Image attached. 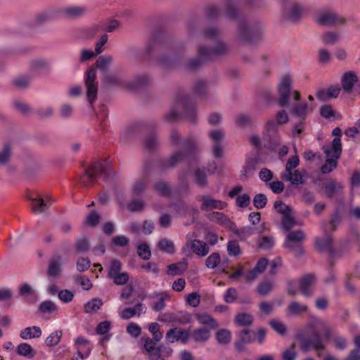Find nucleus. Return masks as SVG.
I'll list each match as a JSON object with an SVG mask.
<instances>
[{
  "label": "nucleus",
  "mask_w": 360,
  "mask_h": 360,
  "mask_svg": "<svg viewBox=\"0 0 360 360\" xmlns=\"http://www.w3.org/2000/svg\"><path fill=\"white\" fill-rule=\"evenodd\" d=\"M179 45L169 40L162 32H155L148 41L145 48L130 51L133 58L151 62L154 58L157 64L164 68H172L179 62Z\"/></svg>",
  "instance_id": "1"
},
{
  "label": "nucleus",
  "mask_w": 360,
  "mask_h": 360,
  "mask_svg": "<svg viewBox=\"0 0 360 360\" xmlns=\"http://www.w3.org/2000/svg\"><path fill=\"white\" fill-rule=\"evenodd\" d=\"M206 17L215 19L222 15L229 20H236L238 22V35L243 42H255L262 34V25L258 21L248 20L236 4L235 0H226L225 8L223 11L214 5L210 4L205 9Z\"/></svg>",
  "instance_id": "2"
},
{
  "label": "nucleus",
  "mask_w": 360,
  "mask_h": 360,
  "mask_svg": "<svg viewBox=\"0 0 360 360\" xmlns=\"http://www.w3.org/2000/svg\"><path fill=\"white\" fill-rule=\"evenodd\" d=\"M342 217V212L338 210L331 217L330 221L326 225H323V230L326 232V234L322 237H318L315 240V245L318 250L320 251H328L330 255L335 257L336 256H340L345 250L349 247H354L358 250H360V235L356 231H353L348 240L343 242L340 247V250L336 251L333 246V240L330 234L327 232L329 231L335 230L338 224L340 223Z\"/></svg>",
  "instance_id": "3"
},
{
  "label": "nucleus",
  "mask_w": 360,
  "mask_h": 360,
  "mask_svg": "<svg viewBox=\"0 0 360 360\" xmlns=\"http://www.w3.org/2000/svg\"><path fill=\"white\" fill-rule=\"evenodd\" d=\"M170 140L172 146L180 148V150L174 153L169 158L160 160L156 167L160 170H165L174 167L179 162L186 160L189 162L198 161V151L195 140L193 136L182 139L176 131H172Z\"/></svg>",
  "instance_id": "4"
},
{
  "label": "nucleus",
  "mask_w": 360,
  "mask_h": 360,
  "mask_svg": "<svg viewBox=\"0 0 360 360\" xmlns=\"http://www.w3.org/2000/svg\"><path fill=\"white\" fill-rule=\"evenodd\" d=\"M292 79L289 75L283 77L278 85V96L277 103L281 107H287L290 113L300 120H304L307 117L309 109L305 101L299 102L295 104H290V98L295 102L300 101V94L297 91H292Z\"/></svg>",
  "instance_id": "5"
},
{
  "label": "nucleus",
  "mask_w": 360,
  "mask_h": 360,
  "mask_svg": "<svg viewBox=\"0 0 360 360\" xmlns=\"http://www.w3.org/2000/svg\"><path fill=\"white\" fill-rule=\"evenodd\" d=\"M219 32L215 27H208L205 30V38L214 41L216 46L213 48L201 46L199 48L198 56L186 63V67L187 69L190 70H196L201 67L204 62L214 60L228 53L229 47L226 44L219 40Z\"/></svg>",
  "instance_id": "6"
},
{
  "label": "nucleus",
  "mask_w": 360,
  "mask_h": 360,
  "mask_svg": "<svg viewBox=\"0 0 360 360\" xmlns=\"http://www.w3.org/2000/svg\"><path fill=\"white\" fill-rule=\"evenodd\" d=\"M177 108L181 110L186 119L190 122H195V104L191 96L185 94H179L176 98L175 106L165 115V120L170 122L179 120L181 112L177 110Z\"/></svg>",
  "instance_id": "7"
},
{
  "label": "nucleus",
  "mask_w": 360,
  "mask_h": 360,
  "mask_svg": "<svg viewBox=\"0 0 360 360\" xmlns=\"http://www.w3.org/2000/svg\"><path fill=\"white\" fill-rule=\"evenodd\" d=\"M98 176L109 178L111 176V162L109 159L94 162L89 168L85 169L80 177V181L84 186L91 184Z\"/></svg>",
  "instance_id": "8"
},
{
  "label": "nucleus",
  "mask_w": 360,
  "mask_h": 360,
  "mask_svg": "<svg viewBox=\"0 0 360 360\" xmlns=\"http://www.w3.org/2000/svg\"><path fill=\"white\" fill-rule=\"evenodd\" d=\"M289 121V117L285 110H279L275 119L269 120L265 125V130L269 137L271 148L274 149L280 145L281 139L278 134V125L284 124Z\"/></svg>",
  "instance_id": "9"
},
{
  "label": "nucleus",
  "mask_w": 360,
  "mask_h": 360,
  "mask_svg": "<svg viewBox=\"0 0 360 360\" xmlns=\"http://www.w3.org/2000/svg\"><path fill=\"white\" fill-rule=\"evenodd\" d=\"M143 349L146 352L150 360H165L173 353V349L168 345L160 344L156 345L150 340V337L143 336L141 338Z\"/></svg>",
  "instance_id": "10"
},
{
  "label": "nucleus",
  "mask_w": 360,
  "mask_h": 360,
  "mask_svg": "<svg viewBox=\"0 0 360 360\" xmlns=\"http://www.w3.org/2000/svg\"><path fill=\"white\" fill-rule=\"evenodd\" d=\"M323 150L326 156V160L324 165H322L321 171L323 174L330 173L336 167L338 160L340 158L342 153V146L340 143L338 139H333L330 146H324Z\"/></svg>",
  "instance_id": "11"
},
{
  "label": "nucleus",
  "mask_w": 360,
  "mask_h": 360,
  "mask_svg": "<svg viewBox=\"0 0 360 360\" xmlns=\"http://www.w3.org/2000/svg\"><path fill=\"white\" fill-rule=\"evenodd\" d=\"M197 235L195 232L188 233L186 236V243L183 246L181 251L184 254L192 251L199 257H205L210 252V248L207 243L196 238Z\"/></svg>",
  "instance_id": "12"
},
{
  "label": "nucleus",
  "mask_w": 360,
  "mask_h": 360,
  "mask_svg": "<svg viewBox=\"0 0 360 360\" xmlns=\"http://www.w3.org/2000/svg\"><path fill=\"white\" fill-rule=\"evenodd\" d=\"M316 22L320 25H342L345 18L331 7H326L316 13L314 16Z\"/></svg>",
  "instance_id": "13"
},
{
  "label": "nucleus",
  "mask_w": 360,
  "mask_h": 360,
  "mask_svg": "<svg viewBox=\"0 0 360 360\" xmlns=\"http://www.w3.org/2000/svg\"><path fill=\"white\" fill-rule=\"evenodd\" d=\"M304 238L305 234L302 230L290 231L286 236L284 245L295 256H301L304 252L302 241Z\"/></svg>",
  "instance_id": "14"
},
{
  "label": "nucleus",
  "mask_w": 360,
  "mask_h": 360,
  "mask_svg": "<svg viewBox=\"0 0 360 360\" xmlns=\"http://www.w3.org/2000/svg\"><path fill=\"white\" fill-rule=\"evenodd\" d=\"M122 263L117 259H112L108 266V277L113 281V283L117 285L126 284L129 276L127 272H121Z\"/></svg>",
  "instance_id": "15"
},
{
  "label": "nucleus",
  "mask_w": 360,
  "mask_h": 360,
  "mask_svg": "<svg viewBox=\"0 0 360 360\" xmlns=\"http://www.w3.org/2000/svg\"><path fill=\"white\" fill-rule=\"evenodd\" d=\"M296 338L300 341L301 349L304 352L308 351L309 349L313 348L319 352L325 349L324 343L318 332H314L312 337L310 338L304 337L301 333H298Z\"/></svg>",
  "instance_id": "16"
},
{
  "label": "nucleus",
  "mask_w": 360,
  "mask_h": 360,
  "mask_svg": "<svg viewBox=\"0 0 360 360\" xmlns=\"http://www.w3.org/2000/svg\"><path fill=\"white\" fill-rule=\"evenodd\" d=\"M84 79L86 88V97L90 104H92L98 94L96 70L94 67L89 68L85 72Z\"/></svg>",
  "instance_id": "17"
},
{
  "label": "nucleus",
  "mask_w": 360,
  "mask_h": 360,
  "mask_svg": "<svg viewBox=\"0 0 360 360\" xmlns=\"http://www.w3.org/2000/svg\"><path fill=\"white\" fill-rule=\"evenodd\" d=\"M275 210L282 214V224L283 228L289 231L294 226H302V222L296 221L293 217V211L287 204H274Z\"/></svg>",
  "instance_id": "18"
},
{
  "label": "nucleus",
  "mask_w": 360,
  "mask_h": 360,
  "mask_svg": "<svg viewBox=\"0 0 360 360\" xmlns=\"http://www.w3.org/2000/svg\"><path fill=\"white\" fill-rule=\"evenodd\" d=\"M127 192L122 188H115L111 191L103 190L98 193L99 202H108V201H116L124 202L126 200Z\"/></svg>",
  "instance_id": "19"
},
{
  "label": "nucleus",
  "mask_w": 360,
  "mask_h": 360,
  "mask_svg": "<svg viewBox=\"0 0 360 360\" xmlns=\"http://www.w3.org/2000/svg\"><path fill=\"white\" fill-rule=\"evenodd\" d=\"M209 138L212 143V153L215 158H219L224 155V146L223 140L224 132L223 130H213L209 132Z\"/></svg>",
  "instance_id": "20"
},
{
  "label": "nucleus",
  "mask_w": 360,
  "mask_h": 360,
  "mask_svg": "<svg viewBox=\"0 0 360 360\" xmlns=\"http://www.w3.org/2000/svg\"><path fill=\"white\" fill-rule=\"evenodd\" d=\"M190 337V333L188 330L181 328L174 327L170 328L165 335V340L169 343H174L175 342H181L185 343L187 342Z\"/></svg>",
  "instance_id": "21"
},
{
  "label": "nucleus",
  "mask_w": 360,
  "mask_h": 360,
  "mask_svg": "<svg viewBox=\"0 0 360 360\" xmlns=\"http://www.w3.org/2000/svg\"><path fill=\"white\" fill-rule=\"evenodd\" d=\"M306 11L307 10L302 5L293 3L289 8L284 10V16L287 20L297 22L303 17Z\"/></svg>",
  "instance_id": "22"
},
{
  "label": "nucleus",
  "mask_w": 360,
  "mask_h": 360,
  "mask_svg": "<svg viewBox=\"0 0 360 360\" xmlns=\"http://www.w3.org/2000/svg\"><path fill=\"white\" fill-rule=\"evenodd\" d=\"M316 277L314 274H307L300 278L299 286L301 293L305 297H311L313 295L311 286L316 283Z\"/></svg>",
  "instance_id": "23"
},
{
  "label": "nucleus",
  "mask_w": 360,
  "mask_h": 360,
  "mask_svg": "<svg viewBox=\"0 0 360 360\" xmlns=\"http://www.w3.org/2000/svg\"><path fill=\"white\" fill-rule=\"evenodd\" d=\"M153 126H147L146 124L142 122H134L125 129H124L121 132V139L122 140H127L137 133L148 129L149 128H152Z\"/></svg>",
  "instance_id": "24"
},
{
  "label": "nucleus",
  "mask_w": 360,
  "mask_h": 360,
  "mask_svg": "<svg viewBox=\"0 0 360 360\" xmlns=\"http://www.w3.org/2000/svg\"><path fill=\"white\" fill-rule=\"evenodd\" d=\"M27 200L32 202H54L57 200L51 193L41 194L37 192L27 191L25 193Z\"/></svg>",
  "instance_id": "25"
},
{
  "label": "nucleus",
  "mask_w": 360,
  "mask_h": 360,
  "mask_svg": "<svg viewBox=\"0 0 360 360\" xmlns=\"http://www.w3.org/2000/svg\"><path fill=\"white\" fill-rule=\"evenodd\" d=\"M63 263V258L61 255L53 256L49 264L47 274L52 278L58 277L61 273V266Z\"/></svg>",
  "instance_id": "26"
},
{
  "label": "nucleus",
  "mask_w": 360,
  "mask_h": 360,
  "mask_svg": "<svg viewBox=\"0 0 360 360\" xmlns=\"http://www.w3.org/2000/svg\"><path fill=\"white\" fill-rule=\"evenodd\" d=\"M255 332L248 329H243L239 334V340L235 343V347L238 351H243L245 345L250 343L255 340Z\"/></svg>",
  "instance_id": "27"
},
{
  "label": "nucleus",
  "mask_w": 360,
  "mask_h": 360,
  "mask_svg": "<svg viewBox=\"0 0 360 360\" xmlns=\"http://www.w3.org/2000/svg\"><path fill=\"white\" fill-rule=\"evenodd\" d=\"M146 307L142 303H137L133 307H127L122 310L120 313L122 319L127 320L135 316H140L143 313H145Z\"/></svg>",
  "instance_id": "28"
},
{
  "label": "nucleus",
  "mask_w": 360,
  "mask_h": 360,
  "mask_svg": "<svg viewBox=\"0 0 360 360\" xmlns=\"http://www.w3.org/2000/svg\"><path fill=\"white\" fill-rule=\"evenodd\" d=\"M169 209L179 217L194 216L196 210L190 207L189 204H170Z\"/></svg>",
  "instance_id": "29"
},
{
  "label": "nucleus",
  "mask_w": 360,
  "mask_h": 360,
  "mask_svg": "<svg viewBox=\"0 0 360 360\" xmlns=\"http://www.w3.org/2000/svg\"><path fill=\"white\" fill-rule=\"evenodd\" d=\"M357 81L358 77L354 72L348 71L345 72L341 80L343 89L347 92L351 91Z\"/></svg>",
  "instance_id": "30"
},
{
  "label": "nucleus",
  "mask_w": 360,
  "mask_h": 360,
  "mask_svg": "<svg viewBox=\"0 0 360 360\" xmlns=\"http://www.w3.org/2000/svg\"><path fill=\"white\" fill-rule=\"evenodd\" d=\"M86 11V8L80 6H70L63 9L60 8V14L63 13L66 16L75 18L83 15Z\"/></svg>",
  "instance_id": "31"
},
{
  "label": "nucleus",
  "mask_w": 360,
  "mask_h": 360,
  "mask_svg": "<svg viewBox=\"0 0 360 360\" xmlns=\"http://www.w3.org/2000/svg\"><path fill=\"white\" fill-rule=\"evenodd\" d=\"M261 164L262 158L258 155L249 156L244 167L245 175H248L254 172Z\"/></svg>",
  "instance_id": "32"
},
{
  "label": "nucleus",
  "mask_w": 360,
  "mask_h": 360,
  "mask_svg": "<svg viewBox=\"0 0 360 360\" xmlns=\"http://www.w3.org/2000/svg\"><path fill=\"white\" fill-rule=\"evenodd\" d=\"M150 297L158 298L152 305V309L155 311H160L165 308V301L169 298V294L167 292H154Z\"/></svg>",
  "instance_id": "33"
},
{
  "label": "nucleus",
  "mask_w": 360,
  "mask_h": 360,
  "mask_svg": "<svg viewBox=\"0 0 360 360\" xmlns=\"http://www.w3.org/2000/svg\"><path fill=\"white\" fill-rule=\"evenodd\" d=\"M41 334L42 331L40 327L33 326L22 329L20 333V337L23 340H30L38 338Z\"/></svg>",
  "instance_id": "34"
},
{
  "label": "nucleus",
  "mask_w": 360,
  "mask_h": 360,
  "mask_svg": "<svg viewBox=\"0 0 360 360\" xmlns=\"http://www.w3.org/2000/svg\"><path fill=\"white\" fill-rule=\"evenodd\" d=\"M113 63V58L111 56H100L97 61L96 65L98 70L104 75L110 72V67Z\"/></svg>",
  "instance_id": "35"
},
{
  "label": "nucleus",
  "mask_w": 360,
  "mask_h": 360,
  "mask_svg": "<svg viewBox=\"0 0 360 360\" xmlns=\"http://www.w3.org/2000/svg\"><path fill=\"white\" fill-rule=\"evenodd\" d=\"M191 338L196 342H205L210 338V330L206 328L195 329L191 333Z\"/></svg>",
  "instance_id": "36"
},
{
  "label": "nucleus",
  "mask_w": 360,
  "mask_h": 360,
  "mask_svg": "<svg viewBox=\"0 0 360 360\" xmlns=\"http://www.w3.org/2000/svg\"><path fill=\"white\" fill-rule=\"evenodd\" d=\"M281 179L285 181H290L292 184L298 185L304 183V174L300 169L290 172V176L281 174Z\"/></svg>",
  "instance_id": "37"
},
{
  "label": "nucleus",
  "mask_w": 360,
  "mask_h": 360,
  "mask_svg": "<svg viewBox=\"0 0 360 360\" xmlns=\"http://www.w3.org/2000/svg\"><path fill=\"white\" fill-rule=\"evenodd\" d=\"M150 82V77L146 74L138 75L133 81L129 82V89H136L147 86Z\"/></svg>",
  "instance_id": "38"
},
{
  "label": "nucleus",
  "mask_w": 360,
  "mask_h": 360,
  "mask_svg": "<svg viewBox=\"0 0 360 360\" xmlns=\"http://www.w3.org/2000/svg\"><path fill=\"white\" fill-rule=\"evenodd\" d=\"M103 82L106 85H119L129 88V82H124L118 75L110 72L103 76Z\"/></svg>",
  "instance_id": "39"
},
{
  "label": "nucleus",
  "mask_w": 360,
  "mask_h": 360,
  "mask_svg": "<svg viewBox=\"0 0 360 360\" xmlns=\"http://www.w3.org/2000/svg\"><path fill=\"white\" fill-rule=\"evenodd\" d=\"M60 14V8H51L39 13L37 15V21L39 23H43L50 21Z\"/></svg>",
  "instance_id": "40"
},
{
  "label": "nucleus",
  "mask_w": 360,
  "mask_h": 360,
  "mask_svg": "<svg viewBox=\"0 0 360 360\" xmlns=\"http://www.w3.org/2000/svg\"><path fill=\"white\" fill-rule=\"evenodd\" d=\"M196 318L200 324L207 326L210 329H214L218 327L217 321L208 314H197Z\"/></svg>",
  "instance_id": "41"
},
{
  "label": "nucleus",
  "mask_w": 360,
  "mask_h": 360,
  "mask_svg": "<svg viewBox=\"0 0 360 360\" xmlns=\"http://www.w3.org/2000/svg\"><path fill=\"white\" fill-rule=\"evenodd\" d=\"M30 68L32 71L41 74L46 72L49 70V64L45 59H36L31 62Z\"/></svg>",
  "instance_id": "42"
},
{
  "label": "nucleus",
  "mask_w": 360,
  "mask_h": 360,
  "mask_svg": "<svg viewBox=\"0 0 360 360\" xmlns=\"http://www.w3.org/2000/svg\"><path fill=\"white\" fill-rule=\"evenodd\" d=\"M18 354L25 356L28 359H31L34 356L36 352L32 347L26 342L20 343L16 349Z\"/></svg>",
  "instance_id": "43"
},
{
  "label": "nucleus",
  "mask_w": 360,
  "mask_h": 360,
  "mask_svg": "<svg viewBox=\"0 0 360 360\" xmlns=\"http://www.w3.org/2000/svg\"><path fill=\"white\" fill-rule=\"evenodd\" d=\"M148 184V179L145 178H141L136 180L132 186V193L136 196L141 195L146 188Z\"/></svg>",
  "instance_id": "44"
},
{
  "label": "nucleus",
  "mask_w": 360,
  "mask_h": 360,
  "mask_svg": "<svg viewBox=\"0 0 360 360\" xmlns=\"http://www.w3.org/2000/svg\"><path fill=\"white\" fill-rule=\"evenodd\" d=\"M308 307L306 304L295 301L290 302L288 307V313L292 315H300L305 313Z\"/></svg>",
  "instance_id": "45"
},
{
  "label": "nucleus",
  "mask_w": 360,
  "mask_h": 360,
  "mask_svg": "<svg viewBox=\"0 0 360 360\" xmlns=\"http://www.w3.org/2000/svg\"><path fill=\"white\" fill-rule=\"evenodd\" d=\"M209 218L210 220L225 226H229L231 224L229 219L225 214L219 212H212L210 213Z\"/></svg>",
  "instance_id": "46"
},
{
  "label": "nucleus",
  "mask_w": 360,
  "mask_h": 360,
  "mask_svg": "<svg viewBox=\"0 0 360 360\" xmlns=\"http://www.w3.org/2000/svg\"><path fill=\"white\" fill-rule=\"evenodd\" d=\"M63 336V330H57L52 332L46 339L45 344L47 347H54L57 345Z\"/></svg>",
  "instance_id": "47"
},
{
  "label": "nucleus",
  "mask_w": 360,
  "mask_h": 360,
  "mask_svg": "<svg viewBox=\"0 0 360 360\" xmlns=\"http://www.w3.org/2000/svg\"><path fill=\"white\" fill-rule=\"evenodd\" d=\"M154 190L160 195L169 196L171 194V189L169 184L164 181H159L153 184Z\"/></svg>",
  "instance_id": "48"
},
{
  "label": "nucleus",
  "mask_w": 360,
  "mask_h": 360,
  "mask_svg": "<svg viewBox=\"0 0 360 360\" xmlns=\"http://www.w3.org/2000/svg\"><path fill=\"white\" fill-rule=\"evenodd\" d=\"M160 326L159 323L156 322L151 323L148 327V330L150 331L153 336V338H150V340H152L155 344L156 342H160L163 337V334L160 331Z\"/></svg>",
  "instance_id": "49"
},
{
  "label": "nucleus",
  "mask_w": 360,
  "mask_h": 360,
  "mask_svg": "<svg viewBox=\"0 0 360 360\" xmlns=\"http://www.w3.org/2000/svg\"><path fill=\"white\" fill-rule=\"evenodd\" d=\"M186 262H179L169 264L167 267V274L172 276L182 274L186 269Z\"/></svg>",
  "instance_id": "50"
},
{
  "label": "nucleus",
  "mask_w": 360,
  "mask_h": 360,
  "mask_svg": "<svg viewBox=\"0 0 360 360\" xmlns=\"http://www.w3.org/2000/svg\"><path fill=\"white\" fill-rule=\"evenodd\" d=\"M352 278H360V264H357L355 266L354 272L351 274H347L345 278V286L349 292L354 291V286L349 282Z\"/></svg>",
  "instance_id": "51"
},
{
  "label": "nucleus",
  "mask_w": 360,
  "mask_h": 360,
  "mask_svg": "<svg viewBox=\"0 0 360 360\" xmlns=\"http://www.w3.org/2000/svg\"><path fill=\"white\" fill-rule=\"evenodd\" d=\"M158 143V136L155 131L149 134L144 140V146L150 151L155 149Z\"/></svg>",
  "instance_id": "52"
},
{
  "label": "nucleus",
  "mask_w": 360,
  "mask_h": 360,
  "mask_svg": "<svg viewBox=\"0 0 360 360\" xmlns=\"http://www.w3.org/2000/svg\"><path fill=\"white\" fill-rule=\"evenodd\" d=\"M236 322L242 326H248L252 323L253 317L248 313H240L235 317Z\"/></svg>",
  "instance_id": "53"
},
{
  "label": "nucleus",
  "mask_w": 360,
  "mask_h": 360,
  "mask_svg": "<svg viewBox=\"0 0 360 360\" xmlns=\"http://www.w3.org/2000/svg\"><path fill=\"white\" fill-rule=\"evenodd\" d=\"M103 304V302L101 299L94 298L85 304L84 311L86 313L96 311L101 307Z\"/></svg>",
  "instance_id": "54"
},
{
  "label": "nucleus",
  "mask_w": 360,
  "mask_h": 360,
  "mask_svg": "<svg viewBox=\"0 0 360 360\" xmlns=\"http://www.w3.org/2000/svg\"><path fill=\"white\" fill-rule=\"evenodd\" d=\"M97 121L102 129H105L107 126V120L108 116V112L105 106L103 105L99 108V112H96Z\"/></svg>",
  "instance_id": "55"
},
{
  "label": "nucleus",
  "mask_w": 360,
  "mask_h": 360,
  "mask_svg": "<svg viewBox=\"0 0 360 360\" xmlns=\"http://www.w3.org/2000/svg\"><path fill=\"white\" fill-rule=\"evenodd\" d=\"M158 248L162 251H164L168 254L174 253V243L167 239V238H162L158 242Z\"/></svg>",
  "instance_id": "56"
},
{
  "label": "nucleus",
  "mask_w": 360,
  "mask_h": 360,
  "mask_svg": "<svg viewBox=\"0 0 360 360\" xmlns=\"http://www.w3.org/2000/svg\"><path fill=\"white\" fill-rule=\"evenodd\" d=\"M231 334L229 330L220 329L216 333V339L219 344L226 345L231 341Z\"/></svg>",
  "instance_id": "57"
},
{
  "label": "nucleus",
  "mask_w": 360,
  "mask_h": 360,
  "mask_svg": "<svg viewBox=\"0 0 360 360\" xmlns=\"http://www.w3.org/2000/svg\"><path fill=\"white\" fill-rule=\"evenodd\" d=\"M300 163L299 158L297 155L290 158L286 162L285 169L282 172L281 174H285V175L290 176V172H292Z\"/></svg>",
  "instance_id": "58"
},
{
  "label": "nucleus",
  "mask_w": 360,
  "mask_h": 360,
  "mask_svg": "<svg viewBox=\"0 0 360 360\" xmlns=\"http://www.w3.org/2000/svg\"><path fill=\"white\" fill-rule=\"evenodd\" d=\"M206 86L205 81L198 79L192 87V91L195 96H203L206 93Z\"/></svg>",
  "instance_id": "59"
},
{
  "label": "nucleus",
  "mask_w": 360,
  "mask_h": 360,
  "mask_svg": "<svg viewBox=\"0 0 360 360\" xmlns=\"http://www.w3.org/2000/svg\"><path fill=\"white\" fill-rule=\"evenodd\" d=\"M194 181L200 186H204L207 184V175L204 169L198 168L194 172Z\"/></svg>",
  "instance_id": "60"
},
{
  "label": "nucleus",
  "mask_w": 360,
  "mask_h": 360,
  "mask_svg": "<svg viewBox=\"0 0 360 360\" xmlns=\"http://www.w3.org/2000/svg\"><path fill=\"white\" fill-rule=\"evenodd\" d=\"M221 262V257L219 253H212L206 259L205 265L209 269H214L218 266Z\"/></svg>",
  "instance_id": "61"
},
{
  "label": "nucleus",
  "mask_w": 360,
  "mask_h": 360,
  "mask_svg": "<svg viewBox=\"0 0 360 360\" xmlns=\"http://www.w3.org/2000/svg\"><path fill=\"white\" fill-rule=\"evenodd\" d=\"M137 254L144 260L149 259L151 256L149 246L145 243L139 244L137 246Z\"/></svg>",
  "instance_id": "62"
},
{
  "label": "nucleus",
  "mask_w": 360,
  "mask_h": 360,
  "mask_svg": "<svg viewBox=\"0 0 360 360\" xmlns=\"http://www.w3.org/2000/svg\"><path fill=\"white\" fill-rule=\"evenodd\" d=\"M323 41L328 44H334L339 40V35L335 31L326 32L322 36Z\"/></svg>",
  "instance_id": "63"
},
{
  "label": "nucleus",
  "mask_w": 360,
  "mask_h": 360,
  "mask_svg": "<svg viewBox=\"0 0 360 360\" xmlns=\"http://www.w3.org/2000/svg\"><path fill=\"white\" fill-rule=\"evenodd\" d=\"M325 189L328 195H333L342 189V186L335 181H330L326 184Z\"/></svg>",
  "instance_id": "64"
}]
</instances>
